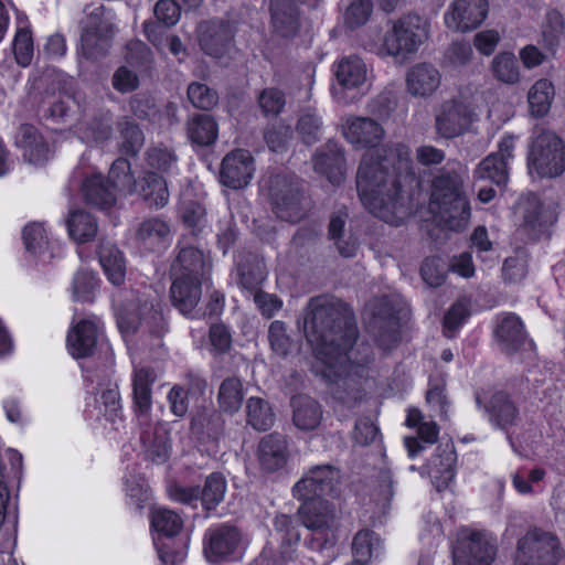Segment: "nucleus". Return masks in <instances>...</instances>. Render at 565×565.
Wrapping results in <instances>:
<instances>
[{"mask_svg":"<svg viewBox=\"0 0 565 565\" xmlns=\"http://www.w3.org/2000/svg\"><path fill=\"white\" fill-rule=\"evenodd\" d=\"M475 178L503 185L509 180V164L500 156L490 153L476 168Z\"/></svg>","mask_w":565,"mask_h":565,"instance_id":"79ce46f5","label":"nucleus"},{"mask_svg":"<svg viewBox=\"0 0 565 565\" xmlns=\"http://www.w3.org/2000/svg\"><path fill=\"white\" fill-rule=\"evenodd\" d=\"M170 298L173 306L183 315H189L198 306L202 296V279L171 277Z\"/></svg>","mask_w":565,"mask_h":565,"instance_id":"b1692460","label":"nucleus"},{"mask_svg":"<svg viewBox=\"0 0 565 565\" xmlns=\"http://www.w3.org/2000/svg\"><path fill=\"white\" fill-rule=\"evenodd\" d=\"M412 169L411 150L403 143L365 151L356 172V189L365 209L398 225L409 214L402 180L412 175Z\"/></svg>","mask_w":565,"mask_h":565,"instance_id":"f03ea898","label":"nucleus"},{"mask_svg":"<svg viewBox=\"0 0 565 565\" xmlns=\"http://www.w3.org/2000/svg\"><path fill=\"white\" fill-rule=\"evenodd\" d=\"M292 420L301 430L316 429L322 419L321 406L307 395H298L292 398Z\"/></svg>","mask_w":565,"mask_h":565,"instance_id":"2f4dec72","label":"nucleus"},{"mask_svg":"<svg viewBox=\"0 0 565 565\" xmlns=\"http://www.w3.org/2000/svg\"><path fill=\"white\" fill-rule=\"evenodd\" d=\"M497 547L483 531L461 527L452 547L455 565H491Z\"/></svg>","mask_w":565,"mask_h":565,"instance_id":"9d476101","label":"nucleus"},{"mask_svg":"<svg viewBox=\"0 0 565 565\" xmlns=\"http://www.w3.org/2000/svg\"><path fill=\"white\" fill-rule=\"evenodd\" d=\"M169 233V225L162 220L153 217L140 224L137 231V238L145 244L154 245L166 239Z\"/></svg>","mask_w":565,"mask_h":565,"instance_id":"603ef678","label":"nucleus"},{"mask_svg":"<svg viewBox=\"0 0 565 565\" xmlns=\"http://www.w3.org/2000/svg\"><path fill=\"white\" fill-rule=\"evenodd\" d=\"M117 128L121 138V150L126 154L136 156L145 143V136L138 125L124 117L118 121Z\"/></svg>","mask_w":565,"mask_h":565,"instance_id":"a18cd8bd","label":"nucleus"},{"mask_svg":"<svg viewBox=\"0 0 565 565\" xmlns=\"http://www.w3.org/2000/svg\"><path fill=\"white\" fill-rule=\"evenodd\" d=\"M312 161L316 172L326 175L330 183L340 184L344 180V152L337 142L328 141L316 152Z\"/></svg>","mask_w":565,"mask_h":565,"instance_id":"6ab92c4d","label":"nucleus"},{"mask_svg":"<svg viewBox=\"0 0 565 565\" xmlns=\"http://www.w3.org/2000/svg\"><path fill=\"white\" fill-rule=\"evenodd\" d=\"M439 85V73H407V90L415 97L430 96Z\"/></svg>","mask_w":565,"mask_h":565,"instance_id":"09e8293b","label":"nucleus"},{"mask_svg":"<svg viewBox=\"0 0 565 565\" xmlns=\"http://www.w3.org/2000/svg\"><path fill=\"white\" fill-rule=\"evenodd\" d=\"M269 199L274 213L282 221L296 223L306 215L307 198L302 182L296 177L274 175L269 182Z\"/></svg>","mask_w":565,"mask_h":565,"instance_id":"0eeeda50","label":"nucleus"},{"mask_svg":"<svg viewBox=\"0 0 565 565\" xmlns=\"http://www.w3.org/2000/svg\"><path fill=\"white\" fill-rule=\"evenodd\" d=\"M246 419L254 429L265 431L274 425L275 414L267 401L253 396L246 402Z\"/></svg>","mask_w":565,"mask_h":565,"instance_id":"ea45409f","label":"nucleus"},{"mask_svg":"<svg viewBox=\"0 0 565 565\" xmlns=\"http://www.w3.org/2000/svg\"><path fill=\"white\" fill-rule=\"evenodd\" d=\"M97 340V326L90 320H82L70 331L67 348L74 358H86L93 354Z\"/></svg>","mask_w":565,"mask_h":565,"instance_id":"bb28decb","label":"nucleus"},{"mask_svg":"<svg viewBox=\"0 0 565 565\" xmlns=\"http://www.w3.org/2000/svg\"><path fill=\"white\" fill-rule=\"evenodd\" d=\"M244 401V385L237 376L225 379L217 392L220 411L230 415L236 414Z\"/></svg>","mask_w":565,"mask_h":565,"instance_id":"f704fd0d","label":"nucleus"},{"mask_svg":"<svg viewBox=\"0 0 565 565\" xmlns=\"http://www.w3.org/2000/svg\"><path fill=\"white\" fill-rule=\"evenodd\" d=\"M113 135L111 116L107 113L89 122L82 132L86 142H103Z\"/></svg>","mask_w":565,"mask_h":565,"instance_id":"13d9d810","label":"nucleus"},{"mask_svg":"<svg viewBox=\"0 0 565 565\" xmlns=\"http://www.w3.org/2000/svg\"><path fill=\"white\" fill-rule=\"evenodd\" d=\"M117 321L122 332H135L141 322H145L157 335L166 331L160 303L139 297L120 306Z\"/></svg>","mask_w":565,"mask_h":565,"instance_id":"9b49d317","label":"nucleus"},{"mask_svg":"<svg viewBox=\"0 0 565 565\" xmlns=\"http://www.w3.org/2000/svg\"><path fill=\"white\" fill-rule=\"evenodd\" d=\"M147 457L157 463L164 462L169 457L170 446L168 434L162 428L145 429L140 436Z\"/></svg>","mask_w":565,"mask_h":565,"instance_id":"4c0bfd02","label":"nucleus"},{"mask_svg":"<svg viewBox=\"0 0 565 565\" xmlns=\"http://www.w3.org/2000/svg\"><path fill=\"white\" fill-rule=\"evenodd\" d=\"M494 333L502 351L508 354L516 352L526 339L522 321L513 313H508L500 320Z\"/></svg>","mask_w":565,"mask_h":565,"instance_id":"cd10ccee","label":"nucleus"},{"mask_svg":"<svg viewBox=\"0 0 565 565\" xmlns=\"http://www.w3.org/2000/svg\"><path fill=\"white\" fill-rule=\"evenodd\" d=\"M209 270L210 265L205 262L201 250L194 247H183L171 265V277L203 279Z\"/></svg>","mask_w":565,"mask_h":565,"instance_id":"a878e982","label":"nucleus"},{"mask_svg":"<svg viewBox=\"0 0 565 565\" xmlns=\"http://www.w3.org/2000/svg\"><path fill=\"white\" fill-rule=\"evenodd\" d=\"M238 277L241 286L255 292L266 279V266L264 259L256 254H245L238 263Z\"/></svg>","mask_w":565,"mask_h":565,"instance_id":"7c9ffc66","label":"nucleus"},{"mask_svg":"<svg viewBox=\"0 0 565 565\" xmlns=\"http://www.w3.org/2000/svg\"><path fill=\"white\" fill-rule=\"evenodd\" d=\"M367 87L365 73H334L331 94L337 103L348 105L365 94Z\"/></svg>","mask_w":565,"mask_h":565,"instance_id":"5701e85b","label":"nucleus"},{"mask_svg":"<svg viewBox=\"0 0 565 565\" xmlns=\"http://www.w3.org/2000/svg\"><path fill=\"white\" fill-rule=\"evenodd\" d=\"M125 61L127 65L120 66L117 71H129V67H149L151 51L141 41L135 40L127 43L125 47Z\"/></svg>","mask_w":565,"mask_h":565,"instance_id":"3c124183","label":"nucleus"},{"mask_svg":"<svg viewBox=\"0 0 565 565\" xmlns=\"http://www.w3.org/2000/svg\"><path fill=\"white\" fill-rule=\"evenodd\" d=\"M469 316L468 305L463 301L454 303L444 318V334L451 339L456 331Z\"/></svg>","mask_w":565,"mask_h":565,"instance_id":"0e129e2a","label":"nucleus"},{"mask_svg":"<svg viewBox=\"0 0 565 565\" xmlns=\"http://www.w3.org/2000/svg\"><path fill=\"white\" fill-rule=\"evenodd\" d=\"M380 537L370 530L355 534L352 542L353 561L347 565H366L373 554L379 550Z\"/></svg>","mask_w":565,"mask_h":565,"instance_id":"37998d69","label":"nucleus"},{"mask_svg":"<svg viewBox=\"0 0 565 565\" xmlns=\"http://www.w3.org/2000/svg\"><path fill=\"white\" fill-rule=\"evenodd\" d=\"M268 339L271 350L280 355L286 356L291 348V340L287 334L286 326L282 321L275 320L268 329Z\"/></svg>","mask_w":565,"mask_h":565,"instance_id":"680f3d73","label":"nucleus"},{"mask_svg":"<svg viewBox=\"0 0 565 565\" xmlns=\"http://www.w3.org/2000/svg\"><path fill=\"white\" fill-rule=\"evenodd\" d=\"M107 180L116 190L129 189L135 183L129 161L124 158L115 160L109 169Z\"/></svg>","mask_w":565,"mask_h":565,"instance_id":"052dcab7","label":"nucleus"},{"mask_svg":"<svg viewBox=\"0 0 565 565\" xmlns=\"http://www.w3.org/2000/svg\"><path fill=\"white\" fill-rule=\"evenodd\" d=\"M157 375L150 367L136 370L132 379L134 399L139 414H146L151 407V385Z\"/></svg>","mask_w":565,"mask_h":565,"instance_id":"e433bc0d","label":"nucleus"},{"mask_svg":"<svg viewBox=\"0 0 565 565\" xmlns=\"http://www.w3.org/2000/svg\"><path fill=\"white\" fill-rule=\"evenodd\" d=\"M488 14L487 0H454L451 12L445 17L446 24L459 32L477 29Z\"/></svg>","mask_w":565,"mask_h":565,"instance_id":"dca6fc26","label":"nucleus"},{"mask_svg":"<svg viewBox=\"0 0 565 565\" xmlns=\"http://www.w3.org/2000/svg\"><path fill=\"white\" fill-rule=\"evenodd\" d=\"M479 96L459 95L445 100L436 116L435 128L439 136L451 139L466 132L477 119Z\"/></svg>","mask_w":565,"mask_h":565,"instance_id":"6e6552de","label":"nucleus"},{"mask_svg":"<svg viewBox=\"0 0 565 565\" xmlns=\"http://www.w3.org/2000/svg\"><path fill=\"white\" fill-rule=\"evenodd\" d=\"M224 426V420L218 411L201 408L191 419V430L196 435L217 436Z\"/></svg>","mask_w":565,"mask_h":565,"instance_id":"c03bdc74","label":"nucleus"},{"mask_svg":"<svg viewBox=\"0 0 565 565\" xmlns=\"http://www.w3.org/2000/svg\"><path fill=\"white\" fill-rule=\"evenodd\" d=\"M555 97V88L550 79L536 81L527 93V103L532 116L542 118L551 109Z\"/></svg>","mask_w":565,"mask_h":565,"instance_id":"72a5a7b5","label":"nucleus"},{"mask_svg":"<svg viewBox=\"0 0 565 565\" xmlns=\"http://www.w3.org/2000/svg\"><path fill=\"white\" fill-rule=\"evenodd\" d=\"M298 514L303 526L315 532L331 530L337 519L333 505L323 499L302 502Z\"/></svg>","mask_w":565,"mask_h":565,"instance_id":"aec40b11","label":"nucleus"},{"mask_svg":"<svg viewBox=\"0 0 565 565\" xmlns=\"http://www.w3.org/2000/svg\"><path fill=\"white\" fill-rule=\"evenodd\" d=\"M15 143L23 150V158L32 164H42L50 157V149L35 127L21 125L15 137Z\"/></svg>","mask_w":565,"mask_h":565,"instance_id":"393cba45","label":"nucleus"},{"mask_svg":"<svg viewBox=\"0 0 565 565\" xmlns=\"http://www.w3.org/2000/svg\"><path fill=\"white\" fill-rule=\"evenodd\" d=\"M347 220V213H338L331 216L329 223V235L331 239L335 242L339 253L344 257H352L356 250V244L354 242H343L342 234L344 231Z\"/></svg>","mask_w":565,"mask_h":565,"instance_id":"4d7b16f0","label":"nucleus"},{"mask_svg":"<svg viewBox=\"0 0 565 565\" xmlns=\"http://www.w3.org/2000/svg\"><path fill=\"white\" fill-rule=\"evenodd\" d=\"M23 241L25 248L33 254L41 253L47 245L44 228L39 223H32L24 227Z\"/></svg>","mask_w":565,"mask_h":565,"instance_id":"774afa93","label":"nucleus"},{"mask_svg":"<svg viewBox=\"0 0 565 565\" xmlns=\"http://www.w3.org/2000/svg\"><path fill=\"white\" fill-rule=\"evenodd\" d=\"M466 169L458 162L441 168L431 181L429 211L451 231H463L471 209L465 191Z\"/></svg>","mask_w":565,"mask_h":565,"instance_id":"7ed1b4c3","label":"nucleus"},{"mask_svg":"<svg viewBox=\"0 0 565 565\" xmlns=\"http://www.w3.org/2000/svg\"><path fill=\"white\" fill-rule=\"evenodd\" d=\"M372 12V0H354L345 9L344 23L351 30L361 28L370 20Z\"/></svg>","mask_w":565,"mask_h":565,"instance_id":"864d4df0","label":"nucleus"},{"mask_svg":"<svg viewBox=\"0 0 565 565\" xmlns=\"http://www.w3.org/2000/svg\"><path fill=\"white\" fill-rule=\"evenodd\" d=\"M298 558L297 547L290 543H280L279 546L266 545L258 558V565H289Z\"/></svg>","mask_w":565,"mask_h":565,"instance_id":"49530a36","label":"nucleus"},{"mask_svg":"<svg viewBox=\"0 0 565 565\" xmlns=\"http://www.w3.org/2000/svg\"><path fill=\"white\" fill-rule=\"evenodd\" d=\"M527 273V262L524 255L516 254L504 260L502 275L507 282H520Z\"/></svg>","mask_w":565,"mask_h":565,"instance_id":"338daca9","label":"nucleus"},{"mask_svg":"<svg viewBox=\"0 0 565 565\" xmlns=\"http://www.w3.org/2000/svg\"><path fill=\"white\" fill-rule=\"evenodd\" d=\"M186 134L193 143L210 146L217 138V124L207 114H196L188 120Z\"/></svg>","mask_w":565,"mask_h":565,"instance_id":"c9c22d12","label":"nucleus"},{"mask_svg":"<svg viewBox=\"0 0 565 565\" xmlns=\"http://www.w3.org/2000/svg\"><path fill=\"white\" fill-rule=\"evenodd\" d=\"M82 190L86 203L100 210L109 209L116 202L117 190L100 174L85 179Z\"/></svg>","mask_w":565,"mask_h":565,"instance_id":"c85d7f7f","label":"nucleus"},{"mask_svg":"<svg viewBox=\"0 0 565 565\" xmlns=\"http://www.w3.org/2000/svg\"><path fill=\"white\" fill-rule=\"evenodd\" d=\"M274 32L281 38H292L299 30V12L294 0H269Z\"/></svg>","mask_w":565,"mask_h":565,"instance_id":"4be33fe9","label":"nucleus"},{"mask_svg":"<svg viewBox=\"0 0 565 565\" xmlns=\"http://www.w3.org/2000/svg\"><path fill=\"white\" fill-rule=\"evenodd\" d=\"M241 541L242 535L236 526L218 525L205 535L204 555L211 563L225 561L237 551Z\"/></svg>","mask_w":565,"mask_h":565,"instance_id":"2eb2a0df","label":"nucleus"},{"mask_svg":"<svg viewBox=\"0 0 565 565\" xmlns=\"http://www.w3.org/2000/svg\"><path fill=\"white\" fill-rule=\"evenodd\" d=\"M13 54L19 66L26 67L33 57L32 34L26 29L17 32L13 41Z\"/></svg>","mask_w":565,"mask_h":565,"instance_id":"bf43d9fd","label":"nucleus"},{"mask_svg":"<svg viewBox=\"0 0 565 565\" xmlns=\"http://www.w3.org/2000/svg\"><path fill=\"white\" fill-rule=\"evenodd\" d=\"M139 195L149 207H163L169 201L167 181L154 172H147L140 182Z\"/></svg>","mask_w":565,"mask_h":565,"instance_id":"473e14b6","label":"nucleus"},{"mask_svg":"<svg viewBox=\"0 0 565 565\" xmlns=\"http://www.w3.org/2000/svg\"><path fill=\"white\" fill-rule=\"evenodd\" d=\"M520 209L523 215V225L541 234L556 222V213L551 203L544 202L536 194L529 193L521 199Z\"/></svg>","mask_w":565,"mask_h":565,"instance_id":"a211bd4d","label":"nucleus"},{"mask_svg":"<svg viewBox=\"0 0 565 565\" xmlns=\"http://www.w3.org/2000/svg\"><path fill=\"white\" fill-rule=\"evenodd\" d=\"M564 29L565 22L563 15L556 10L548 11L542 26V41L544 47L548 50L551 54H554L555 49L558 46L564 34Z\"/></svg>","mask_w":565,"mask_h":565,"instance_id":"de8ad7c7","label":"nucleus"},{"mask_svg":"<svg viewBox=\"0 0 565 565\" xmlns=\"http://www.w3.org/2000/svg\"><path fill=\"white\" fill-rule=\"evenodd\" d=\"M81 32V54L89 61L105 57L116 33L114 14L103 4L88 6Z\"/></svg>","mask_w":565,"mask_h":565,"instance_id":"20e7f679","label":"nucleus"},{"mask_svg":"<svg viewBox=\"0 0 565 565\" xmlns=\"http://www.w3.org/2000/svg\"><path fill=\"white\" fill-rule=\"evenodd\" d=\"M302 329L322 364L319 371L322 377L338 387L333 391L337 398L343 402L360 399L373 352L367 343L353 348L358 328L349 308L327 295L312 297L302 310Z\"/></svg>","mask_w":565,"mask_h":565,"instance_id":"f257e3e1","label":"nucleus"},{"mask_svg":"<svg viewBox=\"0 0 565 565\" xmlns=\"http://www.w3.org/2000/svg\"><path fill=\"white\" fill-rule=\"evenodd\" d=\"M529 170L541 178H555L565 170V145L552 130L535 127L529 152Z\"/></svg>","mask_w":565,"mask_h":565,"instance_id":"423d86ee","label":"nucleus"},{"mask_svg":"<svg viewBox=\"0 0 565 565\" xmlns=\"http://www.w3.org/2000/svg\"><path fill=\"white\" fill-rule=\"evenodd\" d=\"M188 97L193 106L201 109H210L217 103V94L201 83L189 85Z\"/></svg>","mask_w":565,"mask_h":565,"instance_id":"69168bd1","label":"nucleus"},{"mask_svg":"<svg viewBox=\"0 0 565 565\" xmlns=\"http://www.w3.org/2000/svg\"><path fill=\"white\" fill-rule=\"evenodd\" d=\"M345 139L355 148L380 149L385 136L384 128L373 118L350 116L343 124Z\"/></svg>","mask_w":565,"mask_h":565,"instance_id":"f3484780","label":"nucleus"},{"mask_svg":"<svg viewBox=\"0 0 565 565\" xmlns=\"http://www.w3.org/2000/svg\"><path fill=\"white\" fill-rule=\"evenodd\" d=\"M257 456L262 468L268 472L282 468L288 459L286 436L279 433L264 436L258 444Z\"/></svg>","mask_w":565,"mask_h":565,"instance_id":"412c9836","label":"nucleus"},{"mask_svg":"<svg viewBox=\"0 0 565 565\" xmlns=\"http://www.w3.org/2000/svg\"><path fill=\"white\" fill-rule=\"evenodd\" d=\"M151 525L157 532L166 536H173L181 530L182 520L171 510L158 509L152 513Z\"/></svg>","mask_w":565,"mask_h":565,"instance_id":"5fc2aeb1","label":"nucleus"},{"mask_svg":"<svg viewBox=\"0 0 565 565\" xmlns=\"http://www.w3.org/2000/svg\"><path fill=\"white\" fill-rule=\"evenodd\" d=\"M320 119L313 111H305L297 124V131L301 136L302 141L312 145L319 140Z\"/></svg>","mask_w":565,"mask_h":565,"instance_id":"e2e57ef3","label":"nucleus"},{"mask_svg":"<svg viewBox=\"0 0 565 565\" xmlns=\"http://www.w3.org/2000/svg\"><path fill=\"white\" fill-rule=\"evenodd\" d=\"M98 258L109 281L114 285H121L126 277V262L117 246L108 239H102Z\"/></svg>","mask_w":565,"mask_h":565,"instance_id":"c756f323","label":"nucleus"},{"mask_svg":"<svg viewBox=\"0 0 565 565\" xmlns=\"http://www.w3.org/2000/svg\"><path fill=\"white\" fill-rule=\"evenodd\" d=\"M339 481V470L333 466H315L292 487V494L302 502L322 499L335 492Z\"/></svg>","mask_w":565,"mask_h":565,"instance_id":"ddd939ff","label":"nucleus"},{"mask_svg":"<svg viewBox=\"0 0 565 565\" xmlns=\"http://www.w3.org/2000/svg\"><path fill=\"white\" fill-rule=\"evenodd\" d=\"M255 171L254 158L247 150L238 149L226 154L222 161L220 180L231 189L248 185Z\"/></svg>","mask_w":565,"mask_h":565,"instance_id":"4468645a","label":"nucleus"},{"mask_svg":"<svg viewBox=\"0 0 565 565\" xmlns=\"http://www.w3.org/2000/svg\"><path fill=\"white\" fill-rule=\"evenodd\" d=\"M427 36V20L417 13H407L393 22L384 36V47L393 56L414 53Z\"/></svg>","mask_w":565,"mask_h":565,"instance_id":"1a4fd4ad","label":"nucleus"},{"mask_svg":"<svg viewBox=\"0 0 565 565\" xmlns=\"http://www.w3.org/2000/svg\"><path fill=\"white\" fill-rule=\"evenodd\" d=\"M564 555L562 542L554 532L534 526L519 539L514 565H557Z\"/></svg>","mask_w":565,"mask_h":565,"instance_id":"39448f33","label":"nucleus"},{"mask_svg":"<svg viewBox=\"0 0 565 565\" xmlns=\"http://www.w3.org/2000/svg\"><path fill=\"white\" fill-rule=\"evenodd\" d=\"M487 411L491 416V420L501 428L512 425L518 416L514 403L503 392H497L492 395Z\"/></svg>","mask_w":565,"mask_h":565,"instance_id":"a19ab883","label":"nucleus"},{"mask_svg":"<svg viewBox=\"0 0 565 565\" xmlns=\"http://www.w3.org/2000/svg\"><path fill=\"white\" fill-rule=\"evenodd\" d=\"M234 39V25L228 20L202 21L198 26V41L202 51L227 67L226 60Z\"/></svg>","mask_w":565,"mask_h":565,"instance_id":"f8f14e48","label":"nucleus"},{"mask_svg":"<svg viewBox=\"0 0 565 565\" xmlns=\"http://www.w3.org/2000/svg\"><path fill=\"white\" fill-rule=\"evenodd\" d=\"M70 236L78 242L85 243L93 239L97 234L96 220L83 210H74L66 221Z\"/></svg>","mask_w":565,"mask_h":565,"instance_id":"58836bf2","label":"nucleus"},{"mask_svg":"<svg viewBox=\"0 0 565 565\" xmlns=\"http://www.w3.org/2000/svg\"><path fill=\"white\" fill-rule=\"evenodd\" d=\"M146 162L149 168L166 172L177 162V156L171 148L160 143L146 151Z\"/></svg>","mask_w":565,"mask_h":565,"instance_id":"6e6d98bb","label":"nucleus"},{"mask_svg":"<svg viewBox=\"0 0 565 565\" xmlns=\"http://www.w3.org/2000/svg\"><path fill=\"white\" fill-rule=\"evenodd\" d=\"M226 490L225 479L220 473L210 475L204 483L200 498L206 510L214 509L224 498Z\"/></svg>","mask_w":565,"mask_h":565,"instance_id":"8fccbe9b","label":"nucleus"}]
</instances>
